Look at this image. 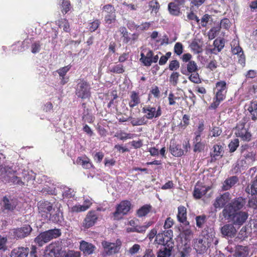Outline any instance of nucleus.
I'll return each mask as SVG.
<instances>
[{
  "mask_svg": "<svg viewBox=\"0 0 257 257\" xmlns=\"http://www.w3.org/2000/svg\"><path fill=\"white\" fill-rule=\"evenodd\" d=\"M199 40L195 39L193 40L189 47L191 49V50L194 52L195 54H199L201 53L202 51V49L201 48V46L199 44Z\"/></svg>",
  "mask_w": 257,
  "mask_h": 257,
  "instance_id": "f704fd0d",
  "label": "nucleus"
},
{
  "mask_svg": "<svg viewBox=\"0 0 257 257\" xmlns=\"http://www.w3.org/2000/svg\"><path fill=\"white\" fill-rule=\"evenodd\" d=\"M7 239L6 237L0 236V250H6L7 249L6 243Z\"/></svg>",
  "mask_w": 257,
  "mask_h": 257,
  "instance_id": "338daca9",
  "label": "nucleus"
},
{
  "mask_svg": "<svg viewBox=\"0 0 257 257\" xmlns=\"http://www.w3.org/2000/svg\"><path fill=\"white\" fill-rule=\"evenodd\" d=\"M181 6L177 4L175 2H171L168 4V10L169 13L173 16H178L180 15Z\"/></svg>",
  "mask_w": 257,
  "mask_h": 257,
  "instance_id": "c85d7f7f",
  "label": "nucleus"
},
{
  "mask_svg": "<svg viewBox=\"0 0 257 257\" xmlns=\"http://www.w3.org/2000/svg\"><path fill=\"white\" fill-rule=\"evenodd\" d=\"M212 235V234L209 235L208 234H206L196 239L194 244V248L198 253H203L206 251L213 240Z\"/></svg>",
  "mask_w": 257,
  "mask_h": 257,
  "instance_id": "39448f33",
  "label": "nucleus"
},
{
  "mask_svg": "<svg viewBox=\"0 0 257 257\" xmlns=\"http://www.w3.org/2000/svg\"><path fill=\"white\" fill-rule=\"evenodd\" d=\"M248 254L247 247L246 246H238L235 251V257H246Z\"/></svg>",
  "mask_w": 257,
  "mask_h": 257,
  "instance_id": "4c0bfd02",
  "label": "nucleus"
},
{
  "mask_svg": "<svg viewBox=\"0 0 257 257\" xmlns=\"http://www.w3.org/2000/svg\"><path fill=\"white\" fill-rule=\"evenodd\" d=\"M166 238H165L163 233H159L156 236L155 242L161 245L165 244Z\"/></svg>",
  "mask_w": 257,
  "mask_h": 257,
  "instance_id": "de8ad7c7",
  "label": "nucleus"
},
{
  "mask_svg": "<svg viewBox=\"0 0 257 257\" xmlns=\"http://www.w3.org/2000/svg\"><path fill=\"white\" fill-rule=\"evenodd\" d=\"M213 151L211 153V161L216 160L217 157L221 158L223 155V147L221 145H215L213 147Z\"/></svg>",
  "mask_w": 257,
  "mask_h": 257,
  "instance_id": "393cba45",
  "label": "nucleus"
},
{
  "mask_svg": "<svg viewBox=\"0 0 257 257\" xmlns=\"http://www.w3.org/2000/svg\"><path fill=\"white\" fill-rule=\"evenodd\" d=\"M230 200V193L229 192H225L216 198L213 206L215 208H222Z\"/></svg>",
  "mask_w": 257,
  "mask_h": 257,
  "instance_id": "dca6fc26",
  "label": "nucleus"
},
{
  "mask_svg": "<svg viewBox=\"0 0 257 257\" xmlns=\"http://www.w3.org/2000/svg\"><path fill=\"white\" fill-rule=\"evenodd\" d=\"M50 248V252L53 253L54 257H66V250H64L62 247L51 244L49 246Z\"/></svg>",
  "mask_w": 257,
  "mask_h": 257,
  "instance_id": "5701e85b",
  "label": "nucleus"
},
{
  "mask_svg": "<svg viewBox=\"0 0 257 257\" xmlns=\"http://www.w3.org/2000/svg\"><path fill=\"white\" fill-rule=\"evenodd\" d=\"M140 103V99L138 94L135 91H132L131 95V100L129 102V106L133 108Z\"/></svg>",
  "mask_w": 257,
  "mask_h": 257,
  "instance_id": "473e14b6",
  "label": "nucleus"
},
{
  "mask_svg": "<svg viewBox=\"0 0 257 257\" xmlns=\"http://www.w3.org/2000/svg\"><path fill=\"white\" fill-rule=\"evenodd\" d=\"M180 74L177 72H173L169 78L170 82L174 86H176L179 80Z\"/></svg>",
  "mask_w": 257,
  "mask_h": 257,
  "instance_id": "c03bdc74",
  "label": "nucleus"
},
{
  "mask_svg": "<svg viewBox=\"0 0 257 257\" xmlns=\"http://www.w3.org/2000/svg\"><path fill=\"white\" fill-rule=\"evenodd\" d=\"M76 163L85 169H90L93 166L90 159L86 157H78L76 160Z\"/></svg>",
  "mask_w": 257,
  "mask_h": 257,
  "instance_id": "c756f323",
  "label": "nucleus"
},
{
  "mask_svg": "<svg viewBox=\"0 0 257 257\" xmlns=\"http://www.w3.org/2000/svg\"><path fill=\"white\" fill-rule=\"evenodd\" d=\"M61 234V232L59 229H50L40 233L34 241L39 246H42L51 240L60 236Z\"/></svg>",
  "mask_w": 257,
  "mask_h": 257,
  "instance_id": "f257e3e1",
  "label": "nucleus"
},
{
  "mask_svg": "<svg viewBox=\"0 0 257 257\" xmlns=\"http://www.w3.org/2000/svg\"><path fill=\"white\" fill-rule=\"evenodd\" d=\"M216 88L217 89L215 95L216 100L211 105V107L213 109L216 108L220 102L225 98L227 92L226 83L224 81L217 82L216 83Z\"/></svg>",
  "mask_w": 257,
  "mask_h": 257,
  "instance_id": "423d86ee",
  "label": "nucleus"
},
{
  "mask_svg": "<svg viewBox=\"0 0 257 257\" xmlns=\"http://www.w3.org/2000/svg\"><path fill=\"white\" fill-rule=\"evenodd\" d=\"M228 222H231L234 225L240 226L248 218V213L245 211H238L232 212L228 215L225 214H220Z\"/></svg>",
  "mask_w": 257,
  "mask_h": 257,
  "instance_id": "7ed1b4c3",
  "label": "nucleus"
},
{
  "mask_svg": "<svg viewBox=\"0 0 257 257\" xmlns=\"http://www.w3.org/2000/svg\"><path fill=\"white\" fill-rule=\"evenodd\" d=\"M145 115L140 118H135L129 117L128 119H130L131 123L133 126L142 125L147 123V121L146 119Z\"/></svg>",
  "mask_w": 257,
  "mask_h": 257,
  "instance_id": "72a5a7b5",
  "label": "nucleus"
},
{
  "mask_svg": "<svg viewBox=\"0 0 257 257\" xmlns=\"http://www.w3.org/2000/svg\"><path fill=\"white\" fill-rule=\"evenodd\" d=\"M14 172L12 168L6 165L0 166V179L5 183H10Z\"/></svg>",
  "mask_w": 257,
  "mask_h": 257,
  "instance_id": "4468645a",
  "label": "nucleus"
},
{
  "mask_svg": "<svg viewBox=\"0 0 257 257\" xmlns=\"http://www.w3.org/2000/svg\"><path fill=\"white\" fill-rule=\"evenodd\" d=\"M232 52L233 54H237L238 55H240L241 59L243 58L244 59V56L242 57L243 56V52L242 48L239 47V46H236L234 48H233L232 49Z\"/></svg>",
  "mask_w": 257,
  "mask_h": 257,
  "instance_id": "69168bd1",
  "label": "nucleus"
},
{
  "mask_svg": "<svg viewBox=\"0 0 257 257\" xmlns=\"http://www.w3.org/2000/svg\"><path fill=\"white\" fill-rule=\"evenodd\" d=\"M32 228L29 225H24L21 227L14 229V235L17 239H23L29 235Z\"/></svg>",
  "mask_w": 257,
  "mask_h": 257,
  "instance_id": "f8f14e48",
  "label": "nucleus"
},
{
  "mask_svg": "<svg viewBox=\"0 0 257 257\" xmlns=\"http://www.w3.org/2000/svg\"><path fill=\"white\" fill-rule=\"evenodd\" d=\"M179 62L176 60H174L170 61L169 65V69L171 71H174L177 70L179 68Z\"/></svg>",
  "mask_w": 257,
  "mask_h": 257,
  "instance_id": "4d7b16f0",
  "label": "nucleus"
},
{
  "mask_svg": "<svg viewBox=\"0 0 257 257\" xmlns=\"http://www.w3.org/2000/svg\"><path fill=\"white\" fill-rule=\"evenodd\" d=\"M198 70V66L194 61H190L186 65H182L181 67V72L186 75L196 72Z\"/></svg>",
  "mask_w": 257,
  "mask_h": 257,
  "instance_id": "6ab92c4d",
  "label": "nucleus"
},
{
  "mask_svg": "<svg viewBox=\"0 0 257 257\" xmlns=\"http://www.w3.org/2000/svg\"><path fill=\"white\" fill-rule=\"evenodd\" d=\"M140 249V245L138 244H135L132 247L130 248L128 252L132 255L137 253Z\"/></svg>",
  "mask_w": 257,
  "mask_h": 257,
  "instance_id": "774afa93",
  "label": "nucleus"
},
{
  "mask_svg": "<svg viewBox=\"0 0 257 257\" xmlns=\"http://www.w3.org/2000/svg\"><path fill=\"white\" fill-rule=\"evenodd\" d=\"M29 248L25 247H18L13 249L11 252V257H28Z\"/></svg>",
  "mask_w": 257,
  "mask_h": 257,
  "instance_id": "412c9836",
  "label": "nucleus"
},
{
  "mask_svg": "<svg viewBox=\"0 0 257 257\" xmlns=\"http://www.w3.org/2000/svg\"><path fill=\"white\" fill-rule=\"evenodd\" d=\"M116 20L115 13L107 14L105 15L104 21L106 24H110Z\"/></svg>",
  "mask_w": 257,
  "mask_h": 257,
  "instance_id": "49530a36",
  "label": "nucleus"
},
{
  "mask_svg": "<svg viewBox=\"0 0 257 257\" xmlns=\"http://www.w3.org/2000/svg\"><path fill=\"white\" fill-rule=\"evenodd\" d=\"M142 111L143 113H146L145 117L149 119H152L154 117H159L162 115V110L160 105L157 108L155 107L147 106L143 108Z\"/></svg>",
  "mask_w": 257,
  "mask_h": 257,
  "instance_id": "9d476101",
  "label": "nucleus"
},
{
  "mask_svg": "<svg viewBox=\"0 0 257 257\" xmlns=\"http://www.w3.org/2000/svg\"><path fill=\"white\" fill-rule=\"evenodd\" d=\"M174 248V242L169 241L165 244L160 246L157 251V257H170Z\"/></svg>",
  "mask_w": 257,
  "mask_h": 257,
  "instance_id": "9b49d317",
  "label": "nucleus"
},
{
  "mask_svg": "<svg viewBox=\"0 0 257 257\" xmlns=\"http://www.w3.org/2000/svg\"><path fill=\"white\" fill-rule=\"evenodd\" d=\"M19 202L17 198L11 195H6L3 198L2 207L4 210L13 212L17 209Z\"/></svg>",
  "mask_w": 257,
  "mask_h": 257,
  "instance_id": "6e6552de",
  "label": "nucleus"
},
{
  "mask_svg": "<svg viewBox=\"0 0 257 257\" xmlns=\"http://www.w3.org/2000/svg\"><path fill=\"white\" fill-rule=\"evenodd\" d=\"M151 207H152L151 205L148 204L143 206L139 210H138V216L140 217L146 216L150 212Z\"/></svg>",
  "mask_w": 257,
  "mask_h": 257,
  "instance_id": "e433bc0d",
  "label": "nucleus"
},
{
  "mask_svg": "<svg viewBox=\"0 0 257 257\" xmlns=\"http://www.w3.org/2000/svg\"><path fill=\"white\" fill-rule=\"evenodd\" d=\"M174 49L176 55L180 56L183 53V45L180 42H177L175 44Z\"/></svg>",
  "mask_w": 257,
  "mask_h": 257,
  "instance_id": "13d9d810",
  "label": "nucleus"
},
{
  "mask_svg": "<svg viewBox=\"0 0 257 257\" xmlns=\"http://www.w3.org/2000/svg\"><path fill=\"white\" fill-rule=\"evenodd\" d=\"M192 231L189 228H186L184 229L182 233L183 236L187 241H189L191 240L192 237Z\"/></svg>",
  "mask_w": 257,
  "mask_h": 257,
  "instance_id": "052dcab7",
  "label": "nucleus"
},
{
  "mask_svg": "<svg viewBox=\"0 0 257 257\" xmlns=\"http://www.w3.org/2000/svg\"><path fill=\"white\" fill-rule=\"evenodd\" d=\"M108 69L110 72L116 74H121L125 71L124 68L121 64H117L114 65L109 64L108 66Z\"/></svg>",
  "mask_w": 257,
  "mask_h": 257,
  "instance_id": "2f4dec72",
  "label": "nucleus"
},
{
  "mask_svg": "<svg viewBox=\"0 0 257 257\" xmlns=\"http://www.w3.org/2000/svg\"><path fill=\"white\" fill-rule=\"evenodd\" d=\"M10 183H12L14 185H17L19 186L25 185V182H23L20 177L16 176L14 172L11 177V179L10 181Z\"/></svg>",
  "mask_w": 257,
  "mask_h": 257,
  "instance_id": "a18cd8bd",
  "label": "nucleus"
},
{
  "mask_svg": "<svg viewBox=\"0 0 257 257\" xmlns=\"http://www.w3.org/2000/svg\"><path fill=\"white\" fill-rule=\"evenodd\" d=\"M213 45L215 47L214 50L217 49L218 52H220L224 46V40L223 39H216L214 41Z\"/></svg>",
  "mask_w": 257,
  "mask_h": 257,
  "instance_id": "79ce46f5",
  "label": "nucleus"
},
{
  "mask_svg": "<svg viewBox=\"0 0 257 257\" xmlns=\"http://www.w3.org/2000/svg\"><path fill=\"white\" fill-rule=\"evenodd\" d=\"M100 24V22L99 20H95L93 22L89 24V30L91 32L95 31L98 28Z\"/></svg>",
  "mask_w": 257,
  "mask_h": 257,
  "instance_id": "bf43d9fd",
  "label": "nucleus"
},
{
  "mask_svg": "<svg viewBox=\"0 0 257 257\" xmlns=\"http://www.w3.org/2000/svg\"><path fill=\"white\" fill-rule=\"evenodd\" d=\"M238 181V178L236 176H231L226 179L223 182L222 189L224 191L230 189Z\"/></svg>",
  "mask_w": 257,
  "mask_h": 257,
  "instance_id": "a878e982",
  "label": "nucleus"
},
{
  "mask_svg": "<svg viewBox=\"0 0 257 257\" xmlns=\"http://www.w3.org/2000/svg\"><path fill=\"white\" fill-rule=\"evenodd\" d=\"M239 140L237 139L231 141L228 145V148L230 152H234L239 146Z\"/></svg>",
  "mask_w": 257,
  "mask_h": 257,
  "instance_id": "8fccbe9b",
  "label": "nucleus"
},
{
  "mask_svg": "<svg viewBox=\"0 0 257 257\" xmlns=\"http://www.w3.org/2000/svg\"><path fill=\"white\" fill-rule=\"evenodd\" d=\"M39 213L41 214L42 217L47 218V215H49L50 213L55 209L53 205L48 202H44L40 203L38 207Z\"/></svg>",
  "mask_w": 257,
  "mask_h": 257,
  "instance_id": "f3484780",
  "label": "nucleus"
},
{
  "mask_svg": "<svg viewBox=\"0 0 257 257\" xmlns=\"http://www.w3.org/2000/svg\"><path fill=\"white\" fill-rule=\"evenodd\" d=\"M245 191L251 195H254L257 193V176L253 181L251 185L250 186H248L246 188Z\"/></svg>",
  "mask_w": 257,
  "mask_h": 257,
  "instance_id": "58836bf2",
  "label": "nucleus"
},
{
  "mask_svg": "<svg viewBox=\"0 0 257 257\" xmlns=\"http://www.w3.org/2000/svg\"><path fill=\"white\" fill-rule=\"evenodd\" d=\"M90 85L87 82L80 80L76 86V95L82 99L88 98L90 96Z\"/></svg>",
  "mask_w": 257,
  "mask_h": 257,
  "instance_id": "0eeeda50",
  "label": "nucleus"
},
{
  "mask_svg": "<svg viewBox=\"0 0 257 257\" xmlns=\"http://www.w3.org/2000/svg\"><path fill=\"white\" fill-rule=\"evenodd\" d=\"M220 30V29L219 26L212 28L208 32V38L210 40H212L214 38H215L216 37L217 35L219 32Z\"/></svg>",
  "mask_w": 257,
  "mask_h": 257,
  "instance_id": "37998d69",
  "label": "nucleus"
},
{
  "mask_svg": "<svg viewBox=\"0 0 257 257\" xmlns=\"http://www.w3.org/2000/svg\"><path fill=\"white\" fill-rule=\"evenodd\" d=\"M245 204V201L243 198H235L224 207L220 214H225L226 215L232 212H238Z\"/></svg>",
  "mask_w": 257,
  "mask_h": 257,
  "instance_id": "20e7f679",
  "label": "nucleus"
},
{
  "mask_svg": "<svg viewBox=\"0 0 257 257\" xmlns=\"http://www.w3.org/2000/svg\"><path fill=\"white\" fill-rule=\"evenodd\" d=\"M101 245L103 248L102 255L105 257L119 252L122 242L119 239H117L114 242L104 240L101 242Z\"/></svg>",
  "mask_w": 257,
  "mask_h": 257,
  "instance_id": "f03ea898",
  "label": "nucleus"
},
{
  "mask_svg": "<svg viewBox=\"0 0 257 257\" xmlns=\"http://www.w3.org/2000/svg\"><path fill=\"white\" fill-rule=\"evenodd\" d=\"M242 156L244 158L246 164H252L255 160V153L252 150H248L247 152H244V154Z\"/></svg>",
  "mask_w": 257,
  "mask_h": 257,
  "instance_id": "7c9ffc66",
  "label": "nucleus"
},
{
  "mask_svg": "<svg viewBox=\"0 0 257 257\" xmlns=\"http://www.w3.org/2000/svg\"><path fill=\"white\" fill-rule=\"evenodd\" d=\"M178 209L177 218L178 220L184 225H189V222L186 220V208L184 206H181L178 207Z\"/></svg>",
  "mask_w": 257,
  "mask_h": 257,
  "instance_id": "cd10ccee",
  "label": "nucleus"
},
{
  "mask_svg": "<svg viewBox=\"0 0 257 257\" xmlns=\"http://www.w3.org/2000/svg\"><path fill=\"white\" fill-rule=\"evenodd\" d=\"M89 206L90 205H75L72 208L71 211L73 212L84 211L89 207Z\"/></svg>",
  "mask_w": 257,
  "mask_h": 257,
  "instance_id": "09e8293b",
  "label": "nucleus"
},
{
  "mask_svg": "<svg viewBox=\"0 0 257 257\" xmlns=\"http://www.w3.org/2000/svg\"><path fill=\"white\" fill-rule=\"evenodd\" d=\"M119 32L122 35L123 38V42L124 43H127L131 40V38L128 36V32L124 27H120L119 29Z\"/></svg>",
  "mask_w": 257,
  "mask_h": 257,
  "instance_id": "ea45409f",
  "label": "nucleus"
},
{
  "mask_svg": "<svg viewBox=\"0 0 257 257\" xmlns=\"http://www.w3.org/2000/svg\"><path fill=\"white\" fill-rule=\"evenodd\" d=\"M96 248L94 245L88 242L82 240L80 242L79 249L85 255L92 254Z\"/></svg>",
  "mask_w": 257,
  "mask_h": 257,
  "instance_id": "aec40b11",
  "label": "nucleus"
},
{
  "mask_svg": "<svg viewBox=\"0 0 257 257\" xmlns=\"http://www.w3.org/2000/svg\"><path fill=\"white\" fill-rule=\"evenodd\" d=\"M200 24L202 27H206L209 22H212V18L211 15L205 14L200 20Z\"/></svg>",
  "mask_w": 257,
  "mask_h": 257,
  "instance_id": "a19ab883",
  "label": "nucleus"
},
{
  "mask_svg": "<svg viewBox=\"0 0 257 257\" xmlns=\"http://www.w3.org/2000/svg\"><path fill=\"white\" fill-rule=\"evenodd\" d=\"M47 219L52 221L54 223L61 222L63 219L62 213L59 208H55L49 215H47Z\"/></svg>",
  "mask_w": 257,
  "mask_h": 257,
  "instance_id": "4be33fe9",
  "label": "nucleus"
},
{
  "mask_svg": "<svg viewBox=\"0 0 257 257\" xmlns=\"http://www.w3.org/2000/svg\"><path fill=\"white\" fill-rule=\"evenodd\" d=\"M171 153L175 157H180L184 154V151L182 149L180 145L171 143L170 146Z\"/></svg>",
  "mask_w": 257,
  "mask_h": 257,
  "instance_id": "b1692460",
  "label": "nucleus"
},
{
  "mask_svg": "<svg viewBox=\"0 0 257 257\" xmlns=\"http://www.w3.org/2000/svg\"><path fill=\"white\" fill-rule=\"evenodd\" d=\"M206 219V216L205 215L197 216L196 217V225L198 227H201L205 223Z\"/></svg>",
  "mask_w": 257,
  "mask_h": 257,
  "instance_id": "864d4df0",
  "label": "nucleus"
},
{
  "mask_svg": "<svg viewBox=\"0 0 257 257\" xmlns=\"http://www.w3.org/2000/svg\"><path fill=\"white\" fill-rule=\"evenodd\" d=\"M238 137L240 138L242 140L249 141L251 139V135L248 132L247 128L245 127L244 123H241L236 126V132L235 133Z\"/></svg>",
  "mask_w": 257,
  "mask_h": 257,
  "instance_id": "2eb2a0df",
  "label": "nucleus"
},
{
  "mask_svg": "<svg viewBox=\"0 0 257 257\" xmlns=\"http://www.w3.org/2000/svg\"><path fill=\"white\" fill-rule=\"evenodd\" d=\"M165 238H166L167 241H166V243L168 242L169 241H171V242H174L172 237H173V231L171 229H169L167 230L163 231L162 232Z\"/></svg>",
  "mask_w": 257,
  "mask_h": 257,
  "instance_id": "5fc2aeb1",
  "label": "nucleus"
},
{
  "mask_svg": "<svg viewBox=\"0 0 257 257\" xmlns=\"http://www.w3.org/2000/svg\"><path fill=\"white\" fill-rule=\"evenodd\" d=\"M70 69V66L69 65H67L60 68L57 71V72L60 77H64Z\"/></svg>",
  "mask_w": 257,
  "mask_h": 257,
  "instance_id": "0e129e2a",
  "label": "nucleus"
},
{
  "mask_svg": "<svg viewBox=\"0 0 257 257\" xmlns=\"http://www.w3.org/2000/svg\"><path fill=\"white\" fill-rule=\"evenodd\" d=\"M250 113L251 119L253 120L257 118V102H251L247 108Z\"/></svg>",
  "mask_w": 257,
  "mask_h": 257,
  "instance_id": "c9c22d12",
  "label": "nucleus"
},
{
  "mask_svg": "<svg viewBox=\"0 0 257 257\" xmlns=\"http://www.w3.org/2000/svg\"><path fill=\"white\" fill-rule=\"evenodd\" d=\"M149 6L152 9L153 11H155V13H157L160 8L159 3L157 0H152L149 3Z\"/></svg>",
  "mask_w": 257,
  "mask_h": 257,
  "instance_id": "e2e57ef3",
  "label": "nucleus"
},
{
  "mask_svg": "<svg viewBox=\"0 0 257 257\" xmlns=\"http://www.w3.org/2000/svg\"><path fill=\"white\" fill-rule=\"evenodd\" d=\"M209 189V187L196 186L193 191V196L196 199H200L204 195Z\"/></svg>",
  "mask_w": 257,
  "mask_h": 257,
  "instance_id": "bb28decb",
  "label": "nucleus"
},
{
  "mask_svg": "<svg viewBox=\"0 0 257 257\" xmlns=\"http://www.w3.org/2000/svg\"><path fill=\"white\" fill-rule=\"evenodd\" d=\"M194 144L193 151L194 152H201L205 148V144L204 142L195 143Z\"/></svg>",
  "mask_w": 257,
  "mask_h": 257,
  "instance_id": "3c124183",
  "label": "nucleus"
},
{
  "mask_svg": "<svg viewBox=\"0 0 257 257\" xmlns=\"http://www.w3.org/2000/svg\"><path fill=\"white\" fill-rule=\"evenodd\" d=\"M62 195L64 197L69 198L74 195L73 190L72 189L65 187L64 191L62 192Z\"/></svg>",
  "mask_w": 257,
  "mask_h": 257,
  "instance_id": "6e6d98bb",
  "label": "nucleus"
},
{
  "mask_svg": "<svg viewBox=\"0 0 257 257\" xmlns=\"http://www.w3.org/2000/svg\"><path fill=\"white\" fill-rule=\"evenodd\" d=\"M189 79L195 83H199L200 82L199 74L197 72L191 73L189 77Z\"/></svg>",
  "mask_w": 257,
  "mask_h": 257,
  "instance_id": "680f3d73",
  "label": "nucleus"
},
{
  "mask_svg": "<svg viewBox=\"0 0 257 257\" xmlns=\"http://www.w3.org/2000/svg\"><path fill=\"white\" fill-rule=\"evenodd\" d=\"M98 219V213L95 211H89L83 221V226L88 228L96 223Z\"/></svg>",
  "mask_w": 257,
  "mask_h": 257,
  "instance_id": "ddd939ff",
  "label": "nucleus"
},
{
  "mask_svg": "<svg viewBox=\"0 0 257 257\" xmlns=\"http://www.w3.org/2000/svg\"><path fill=\"white\" fill-rule=\"evenodd\" d=\"M131 203L128 201H121L116 207V211L113 213L114 217L119 219L130 210Z\"/></svg>",
  "mask_w": 257,
  "mask_h": 257,
  "instance_id": "1a4fd4ad",
  "label": "nucleus"
},
{
  "mask_svg": "<svg viewBox=\"0 0 257 257\" xmlns=\"http://www.w3.org/2000/svg\"><path fill=\"white\" fill-rule=\"evenodd\" d=\"M221 233L224 237H232L236 233V229L234 225L231 223L223 225L220 229Z\"/></svg>",
  "mask_w": 257,
  "mask_h": 257,
  "instance_id": "a211bd4d",
  "label": "nucleus"
},
{
  "mask_svg": "<svg viewBox=\"0 0 257 257\" xmlns=\"http://www.w3.org/2000/svg\"><path fill=\"white\" fill-rule=\"evenodd\" d=\"M62 10L63 14H66L70 10V2L69 0H63L62 3Z\"/></svg>",
  "mask_w": 257,
  "mask_h": 257,
  "instance_id": "603ef678",
  "label": "nucleus"
}]
</instances>
